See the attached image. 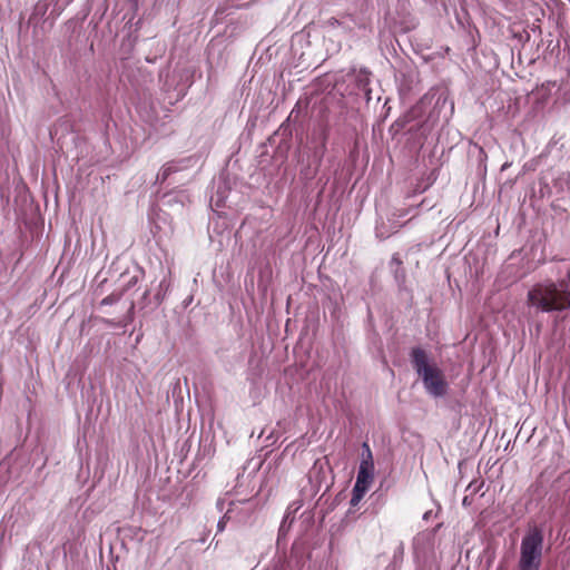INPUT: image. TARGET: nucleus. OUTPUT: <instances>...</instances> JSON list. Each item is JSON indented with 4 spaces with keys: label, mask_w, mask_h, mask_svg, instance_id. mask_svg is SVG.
I'll use <instances>...</instances> for the list:
<instances>
[{
    "label": "nucleus",
    "mask_w": 570,
    "mask_h": 570,
    "mask_svg": "<svg viewBox=\"0 0 570 570\" xmlns=\"http://www.w3.org/2000/svg\"><path fill=\"white\" fill-rule=\"evenodd\" d=\"M558 282H568L567 285H568V288L570 289V271L568 272L566 278L559 279Z\"/></svg>",
    "instance_id": "obj_9"
},
{
    "label": "nucleus",
    "mask_w": 570,
    "mask_h": 570,
    "mask_svg": "<svg viewBox=\"0 0 570 570\" xmlns=\"http://www.w3.org/2000/svg\"><path fill=\"white\" fill-rule=\"evenodd\" d=\"M362 459L360 466H365L366 469L374 470V462H373V455L372 451L370 449V445L364 442L362 445Z\"/></svg>",
    "instance_id": "obj_5"
},
{
    "label": "nucleus",
    "mask_w": 570,
    "mask_h": 570,
    "mask_svg": "<svg viewBox=\"0 0 570 570\" xmlns=\"http://www.w3.org/2000/svg\"><path fill=\"white\" fill-rule=\"evenodd\" d=\"M118 296L111 294V295H108L106 296L102 301H101V304L102 305H110V304H114L118 301Z\"/></svg>",
    "instance_id": "obj_7"
},
{
    "label": "nucleus",
    "mask_w": 570,
    "mask_h": 570,
    "mask_svg": "<svg viewBox=\"0 0 570 570\" xmlns=\"http://www.w3.org/2000/svg\"><path fill=\"white\" fill-rule=\"evenodd\" d=\"M410 356L413 368L422 379L426 392L434 397L445 395L448 390L445 376L441 368L435 364L429 363L425 350L420 346L413 347Z\"/></svg>",
    "instance_id": "obj_2"
},
{
    "label": "nucleus",
    "mask_w": 570,
    "mask_h": 570,
    "mask_svg": "<svg viewBox=\"0 0 570 570\" xmlns=\"http://www.w3.org/2000/svg\"><path fill=\"white\" fill-rule=\"evenodd\" d=\"M543 531L534 525L521 540L518 570H539L542 561Z\"/></svg>",
    "instance_id": "obj_3"
},
{
    "label": "nucleus",
    "mask_w": 570,
    "mask_h": 570,
    "mask_svg": "<svg viewBox=\"0 0 570 570\" xmlns=\"http://www.w3.org/2000/svg\"><path fill=\"white\" fill-rule=\"evenodd\" d=\"M568 282L551 279L534 284L527 294V303L541 312H563L570 309Z\"/></svg>",
    "instance_id": "obj_1"
},
{
    "label": "nucleus",
    "mask_w": 570,
    "mask_h": 570,
    "mask_svg": "<svg viewBox=\"0 0 570 570\" xmlns=\"http://www.w3.org/2000/svg\"><path fill=\"white\" fill-rule=\"evenodd\" d=\"M374 479V470L366 469L365 466H360L356 482L354 484L351 498V504L353 507L357 505L360 501L363 499L370 485L372 484Z\"/></svg>",
    "instance_id": "obj_4"
},
{
    "label": "nucleus",
    "mask_w": 570,
    "mask_h": 570,
    "mask_svg": "<svg viewBox=\"0 0 570 570\" xmlns=\"http://www.w3.org/2000/svg\"><path fill=\"white\" fill-rule=\"evenodd\" d=\"M466 499H468L466 497L463 499V503H464V504H468Z\"/></svg>",
    "instance_id": "obj_10"
},
{
    "label": "nucleus",
    "mask_w": 570,
    "mask_h": 570,
    "mask_svg": "<svg viewBox=\"0 0 570 570\" xmlns=\"http://www.w3.org/2000/svg\"><path fill=\"white\" fill-rule=\"evenodd\" d=\"M173 171L174 168L169 165H166L163 167L158 178H160L161 181H165Z\"/></svg>",
    "instance_id": "obj_6"
},
{
    "label": "nucleus",
    "mask_w": 570,
    "mask_h": 570,
    "mask_svg": "<svg viewBox=\"0 0 570 570\" xmlns=\"http://www.w3.org/2000/svg\"><path fill=\"white\" fill-rule=\"evenodd\" d=\"M556 86V82H552V81H547L541 85V88L549 91L552 87Z\"/></svg>",
    "instance_id": "obj_8"
}]
</instances>
